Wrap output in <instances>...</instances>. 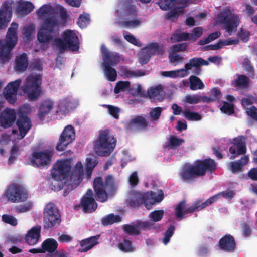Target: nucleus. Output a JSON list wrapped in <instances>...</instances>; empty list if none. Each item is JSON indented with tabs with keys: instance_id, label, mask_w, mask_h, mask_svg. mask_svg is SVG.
<instances>
[{
	"instance_id": "obj_1",
	"label": "nucleus",
	"mask_w": 257,
	"mask_h": 257,
	"mask_svg": "<svg viewBox=\"0 0 257 257\" xmlns=\"http://www.w3.org/2000/svg\"><path fill=\"white\" fill-rule=\"evenodd\" d=\"M70 162L66 160H58L53 166L51 174L53 179L61 181L62 187L66 186L68 190L77 187L82 180L84 169L81 162L78 161L74 166L71 175Z\"/></svg>"
},
{
	"instance_id": "obj_2",
	"label": "nucleus",
	"mask_w": 257,
	"mask_h": 257,
	"mask_svg": "<svg viewBox=\"0 0 257 257\" xmlns=\"http://www.w3.org/2000/svg\"><path fill=\"white\" fill-rule=\"evenodd\" d=\"M96 199L100 202H105L109 197L113 196L117 190V186L113 176L108 175L104 180L100 177H96L93 181Z\"/></svg>"
},
{
	"instance_id": "obj_3",
	"label": "nucleus",
	"mask_w": 257,
	"mask_h": 257,
	"mask_svg": "<svg viewBox=\"0 0 257 257\" xmlns=\"http://www.w3.org/2000/svg\"><path fill=\"white\" fill-rule=\"evenodd\" d=\"M59 30V21L54 14L47 16L43 19L38 34L37 39L41 43H49L53 40Z\"/></svg>"
},
{
	"instance_id": "obj_4",
	"label": "nucleus",
	"mask_w": 257,
	"mask_h": 257,
	"mask_svg": "<svg viewBox=\"0 0 257 257\" xmlns=\"http://www.w3.org/2000/svg\"><path fill=\"white\" fill-rule=\"evenodd\" d=\"M116 144V139L110 135L108 130H102L94 142V149L99 156L107 157L113 151Z\"/></svg>"
},
{
	"instance_id": "obj_5",
	"label": "nucleus",
	"mask_w": 257,
	"mask_h": 257,
	"mask_svg": "<svg viewBox=\"0 0 257 257\" xmlns=\"http://www.w3.org/2000/svg\"><path fill=\"white\" fill-rule=\"evenodd\" d=\"M18 27V24L17 23L12 22L8 29L6 42L0 40V58L3 62L10 60L11 52L17 43Z\"/></svg>"
},
{
	"instance_id": "obj_6",
	"label": "nucleus",
	"mask_w": 257,
	"mask_h": 257,
	"mask_svg": "<svg viewBox=\"0 0 257 257\" xmlns=\"http://www.w3.org/2000/svg\"><path fill=\"white\" fill-rule=\"evenodd\" d=\"M41 75H29L21 86V90L29 101H35L41 94Z\"/></svg>"
},
{
	"instance_id": "obj_7",
	"label": "nucleus",
	"mask_w": 257,
	"mask_h": 257,
	"mask_svg": "<svg viewBox=\"0 0 257 257\" xmlns=\"http://www.w3.org/2000/svg\"><path fill=\"white\" fill-rule=\"evenodd\" d=\"M63 39L56 38L55 44L60 53H63L68 49L75 52L79 49V40L73 31L66 30L62 34Z\"/></svg>"
},
{
	"instance_id": "obj_8",
	"label": "nucleus",
	"mask_w": 257,
	"mask_h": 257,
	"mask_svg": "<svg viewBox=\"0 0 257 257\" xmlns=\"http://www.w3.org/2000/svg\"><path fill=\"white\" fill-rule=\"evenodd\" d=\"M101 52L104 61L103 66L104 72L107 79L110 81H114L116 79L117 72L111 65L117 64L119 61V56L108 51L104 45L101 46Z\"/></svg>"
},
{
	"instance_id": "obj_9",
	"label": "nucleus",
	"mask_w": 257,
	"mask_h": 257,
	"mask_svg": "<svg viewBox=\"0 0 257 257\" xmlns=\"http://www.w3.org/2000/svg\"><path fill=\"white\" fill-rule=\"evenodd\" d=\"M209 63L201 57H194L189 60V62L185 64L184 68L176 70L162 71L161 74L163 76L170 78H183L188 75V71L192 68L201 67L202 65L207 66Z\"/></svg>"
},
{
	"instance_id": "obj_10",
	"label": "nucleus",
	"mask_w": 257,
	"mask_h": 257,
	"mask_svg": "<svg viewBox=\"0 0 257 257\" xmlns=\"http://www.w3.org/2000/svg\"><path fill=\"white\" fill-rule=\"evenodd\" d=\"M43 215V226L46 229L58 226L61 222L60 212L53 203L50 202L45 205Z\"/></svg>"
},
{
	"instance_id": "obj_11",
	"label": "nucleus",
	"mask_w": 257,
	"mask_h": 257,
	"mask_svg": "<svg viewBox=\"0 0 257 257\" xmlns=\"http://www.w3.org/2000/svg\"><path fill=\"white\" fill-rule=\"evenodd\" d=\"M217 19L221 24H224L226 31L229 35L236 31L237 27L240 23L239 16L232 13L230 9L225 8L218 15Z\"/></svg>"
},
{
	"instance_id": "obj_12",
	"label": "nucleus",
	"mask_w": 257,
	"mask_h": 257,
	"mask_svg": "<svg viewBox=\"0 0 257 257\" xmlns=\"http://www.w3.org/2000/svg\"><path fill=\"white\" fill-rule=\"evenodd\" d=\"M5 195L12 203L23 202L28 198V192L22 184L13 183L5 192Z\"/></svg>"
},
{
	"instance_id": "obj_13",
	"label": "nucleus",
	"mask_w": 257,
	"mask_h": 257,
	"mask_svg": "<svg viewBox=\"0 0 257 257\" xmlns=\"http://www.w3.org/2000/svg\"><path fill=\"white\" fill-rule=\"evenodd\" d=\"M54 155L53 150L46 149L43 151L33 152L30 159L32 165L34 167H48L52 162Z\"/></svg>"
},
{
	"instance_id": "obj_14",
	"label": "nucleus",
	"mask_w": 257,
	"mask_h": 257,
	"mask_svg": "<svg viewBox=\"0 0 257 257\" xmlns=\"http://www.w3.org/2000/svg\"><path fill=\"white\" fill-rule=\"evenodd\" d=\"M137 11L134 5L126 4L124 8L122 17L124 20L120 23L127 28H134L140 25L141 20L136 19Z\"/></svg>"
},
{
	"instance_id": "obj_15",
	"label": "nucleus",
	"mask_w": 257,
	"mask_h": 257,
	"mask_svg": "<svg viewBox=\"0 0 257 257\" xmlns=\"http://www.w3.org/2000/svg\"><path fill=\"white\" fill-rule=\"evenodd\" d=\"M75 132L74 127L71 125H67L61 134L59 142L56 146V149L62 151L74 140Z\"/></svg>"
},
{
	"instance_id": "obj_16",
	"label": "nucleus",
	"mask_w": 257,
	"mask_h": 257,
	"mask_svg": "<svg viewBox=\"0 0 257 257\" xmlns=\"http://www.w3.org/2000/svg\"><path fill=\"white\" fill-rule=\"evenodd\" d=\"M13 0H5L0 8V29L6 28L12 16Z\"/></svg>"
},
{
	"instance_id": "obj_17",
	"label": "nucleus",
	"mask_w": 257,
	"mask_h": 257,
	"mask_svg": "<svg viewBox=\"0 0 257 257\" xmlns=\"http://www.w3.org/2000/svg\"><path fill=\"white\" fill-rule=\"evenodd\" d=\"M246 138L243 136H239L233 140L232 145L229 151L232 154L230 159L234 160L239 155H243L246 152Z\"/></svg>"
},
{
	"instance_id": "obj_18",
	"label": "nucleus",
	"mask_w": 257,
	"mask_h": 257,
	"mask_svg": "<svg viewBox=\"0 0 257 257\" xmlns=\"http://www.w3.org/2000/svg\"><path fill=\"white\" fill-rule=\"evenodd\" d=\"M180 177L183 182L190 183L201 176L196 165L194 163L193 165H185L182 169Z\"/></svg>"
},
{
	"instance_id": "obj_19",
	"label": "nucleus",
	"mask_w": 257,
	"mask_h": 257,
	"mask_svg": "<svg viewBox=\"0 0 257 257\" xmlns=\"http://www.w3.org/2000/svg\"><path fill=\"white\" fill-rule=\"evenodd\" d=\"M21 80L18 79L9 83L4 90V95L6 99L10 103L14 104L17 100L18 89L21 83Z\"/></svg>"
},
{
	"instance_id": "obj_20",
	"label": "nucleus",
	"mask_w": 257,
	"mask_h": 257,
	"mask_svg": "<svg viewBox=\"0 0 257 257\" xmlns=\"http://www.w3.org/2000/svg\"><path fill=\"white\" fill-rule=\"evenodd\" d=\"M16 124L19 128L20 139H23L25 136L32 127L31 119L22 111L19 112Z\"/></svg>"
},
{
	"instance_id": "obj_21",
	"label": "nucleus",
	"mask_w": 257,
	"mask_h": 257,
	"mask_svg": "<svg viewBox=\"0 0 257 257\" xmlns=\"http://www.w3.org/2000/svg\"><path fill=\"white\" fill-rule=\"evenodd\" d=\"M81 205L83 211L85 213H91L96 209L97 204L94 198L93 192L92 189H88L85 195L82 197L81 200Z\"/></svg>"
},
{
	"instance_id": "obj_22",
	"label": "nucleus",
	"mask_w": 257,
	"mask_h": 257,
	"mask_svg": "<svg viewBox=\"0 0 257 257\" xmlns=\"http://www.w3.org/2000/svg\"><path fill=\"white\" fill-rule=\"evenodd\" d=\"M195 164L199 170L200 176H203L207 172L212 173L217 168V163L214 159L207 158L203 160H198Z\"/></svg>"
},
{
	"instance_id": "obj_23",
	"label": "nucleus",
	"mask_w": 257,
	"mask_h": 257,
	"mask_svg": "<svg viewBox=\"0 0 257 257\" xmlns=\"http://www.w3.org/2000/svg\"><path fill=\"white\" fill-rule=\"evenodd\" d=\"M218 246L220 250L232 253L234 252L236 249V242L232 235L227 234L219 239Z\"/></svg>"
},
{
	"instance_id": "obj_24",
	"label": "nucleus",
	"mask_w": 257,
	"mask_h": 257,
	"mask_svg": "<svg viewBox=\"0 0 257 257\" xmlns=\"http://www.w3.org/2000/svg\"><path fill=\"white\" fill-rule=\"evenodd\" d=\"M16 120V113L14 109L6 108L0 115V125L4 128L11 127Z\"/></svg>"
},
{
	"instance_id": "obj_25",
	"label": "nucleus",
	"mask_w": 257,
	"mask_h": 257,
	"mask_svg": "<svg viewBox=\"0 0 257 257\" xmlns=\"http://www.w3.org/2000/svg\"><path fill=\"white\" fill-rule=\"evenodd\" d=\"M41 226L37 225L32 227L27 233L25 239L29 245H34L39 241L41 237Z\"/></svg>"
},
{
	"instance_id": "obj_26",
	"label": "nucleus",
	"mask_w": 257,
	"mask_h": 257,
	"mask_svg": "<svg viewBox=\"0 0 257 257\" xmlns=\"http://www.w3.org/2000/svg\"><path fill=\"white\" fill-rule=\"evenodd\" d=\"M148 125L149 122L144 117L137 115L128 122L127 126L130 129L147 130Z\"/></svg>"
},
{
	"instance_id": "obj_27",
	"label": "nucleus",
	"mask_w": 257,
	"mask_h": 257,
	"mask_svg": "<svg viewBox=\"0 0 257 257\" xmlns=\"http://www.w3.org/2000/svg\"><path fill=\"white\" fill-rule=\"evenodd\" d=\"M53 106V101L49 99L44 100L42 102L38 111V117L41 121L44 120L46 115L51 112Z\"/></svg>"
},
{
	"instance_id": "obj_28",
	"label": "nucleus",
	"mask_w": 257,
	"mask_h": 257,
	"mask_svg": "<svg viewBox=\"0 0 257 257\" xmlns=\"http://www.w3.org/2000/svg\"><path fill=\"white\" fill-rule=\"evenodd\" d=\"M99 237V235L94 236L82 240L80 242L81 248L78 249V251L81 252H85L91 249L98 243L97 240Z\"/></svg>"
},
{
	"instance_id": "obj_29",
	"label": "nucleus",
	"mask_w": 257,
	"mask_h": 257,
	"mask_svg": "<svg viewBox=\"0 0 257 257\" xmlns=\"http://www.w3.org/2000/svg\"><path fill=\"white\" fill-rule=\"evenodd\" d=\"M34 9L32 3L29 1L19 2L16 11L20 16H25L30 13Z\"/></svg>"
},
{
	"instance_id": "obj_30",
	"label": "nucleus",
	"mask_w": 257,
	"mask_h": 257,
	"mask_svg": "<svg viewBox=\"0 0 257 257\" xmlns=\"http://www.w3.org/2000/svg\"><path fill=\"white\" fill-rule=\"evenodd\" d=\"M249 161V157L245 155L241 158L240 159L229 163V166L232 172L234 174L243 171V167L246 165Z\"/></svg>"
},
{
	"instance_id": "obj_31",
	"label": "nucleus",
	"mask_w": 257,
	"mask_h": 257,
	"mask_svg": "<svg viewBox=\"0 0 257 257\" xmlns=\"http://www.w3.org/2000/svg\"><path fill=\"white\" fill-rule=\"evenodd\" d=\"M28 66V60L27 55L23 53L16 57L15 59V69L19 72L25 71Z\"/></svg>"
},
{
	"instance_id": "obj_32",
	"label": "nucleus",
	"mask_w": 257,
	"mask_h": 257,
	"mask_svg": "<svg viewBox=\"0 0 257 257\" xmlns=\"http://www.w3.org/2000/svg\"><path fill=\"white\" fill-rule=\"evenodd\" d=\"M44 253L46 252L50 254L56 251L58 243L53 238H48L45 240L41 244Z\"/></svg>"
},
{
	"instance_id": "obj_33",
	"label": "nucleus",
	"mask_w": 257,
	"mask_h": 257,
	"mask_svg": "<svg viewBox=\"0 0 257 257\" xmlns=\"http://www.w3.org/2000/svg\"><path fill=\"white\" fill-rule=\"evenodd\" d=\"M146 201L151 202V204H154L161 202L164 197L163 192L162 190L157 194L153 191L147 192L144 193Z\"/></svg>"
},
{
	"instance_id": "obj_34",
	"label": "nucleus",
	"mask_w": 257,
	"mask_h": 257,
	"mask_svg": "<svg viewBox=\"0 0 257 257\" xmlns=\"http://www.w3.org/2000/svg\"><path fill=\"white\" fill-rule=\"evenodd\" d=\"M189 88L191 90H202L204 88V84L197 76L191 75L189 78Z\"/></svg>"
},
{
	"instance_id": "obj_35",
	"label": "nucleus",
	"mask_w": 257,
	"mask_h": 257,
	"mask_svg": "<svg viewBox=\"0 0 257 257\" xmlns=\"http://www.w3.org/2000/svg\"><path fill=\"white\" fill-rule=\"evenodd\" d=\"M146 201L144 194L135 192L134 193L133 197L129 200L128 204L131 207L135 208L139 206Z\"/></svg>"
},
{
	"instance_id": "obj_36",
	"label": "nucleus",
	"mask_w": 257,
	"mask_h": 257,
	"mask_svg": "<svg viewBox=\"0 0 257 257\" xmlns=\"http://www.w3.org/2000/svg\"><path fill=\"white\" fill-rule=\"evenodd\" d=\"M145 47L152 56L156 55H162L165 52L163 46L159 44L158 43H151Z\"/></svg>"
},
{
	"instance_id": "obj_37",
	"label": "nucleus",
	"mask_w": 257,
	"mask_h": 257,
	"mask_svg": "<svg viewBox=\"0 0 257 257\" xmlns=\"http://www.w3.org/2000/svg\"><path fill=\"white\" fill-rule=\"evenodd\" d=\"M234 83L235 87L245 89L249 87V79L244 75H239L237 78L235 80Z\"/></svg>"
},
{
	"instance_id": "obj_38",
	"label": "nucleus",
	"mask_w": 257,
	"mask_h": 257,
	"mask_svg": "<svg viewBox=\"0 0 257 257\" xmlns=\"http://www.w3.org/2000/svg\"><path fill=\"white\" fill-rule=\"evenodd\" d=\"M121 220V218L119 215L111 213L103 218L102 223L104 226H107L114 223L119 222Z\"/></svg>"
},
{
	"instance_id": "obj_39",
	"label": "nucleus",
	"mask_w": 257,
	"mask_h": 257,
	"mask_svg": "<svg viewBox=\"0 0 257 257\" xmlns=\"http://www.w3.org/2000/svg\"><path fill=\"white\" fill-rule=\"evenodd\" d=\"M189 38L190 35L187 32H174L170 38V40L172 43H175L182 41H187L189 40Z\"/></svg>"
},
{
	"instance_id": "obj_40",
	"label": "nucleus",
	"mask_w": 257,
	"mask_h": 257,
	"mask_svg": "<svg viewBox=\"0 0 257 257\" xmlns=\"http://www.w3.org/2000/svg\"><path fill=\"white\" fill-rule=\"evenodd\" d=\"M118 247L123 252H131L135 250L132 245V241L126 239H123L121 242L118 244Z\"/></svg>"
},
{
	"instance_id": "obj_41",
	"label": "nucleus",
	"mask_w": 257,
	"mask_h": 257,
	"mask_svg": "<svg viewBox=\"0 0 257 257\" xmlns=\"http://www.w3.org/2000/svg\"><path fill=\"white\" fill-rule=\"evenodd\" d=\"M35 30L34 24H30L25 26L23 29L22 34L24 38L26 40H29L32 39V35Z\"/></svg>"
},
{
	"instance_id": "obj_42",
	"label": "nucleus",
	"mask_w": 257,
	"mask_h": 257,
	"mask_svg": "<svg viewBox=\"0 0 257 257\" xmlns=\"http://www.w3.org/2000/svg\"><path fill=\"white\" fill-rule=\"evenodd\" d=\"M221 33L219 31H216L210 34L207 37L199 41L198 44L199 45H204L207 44L218 38L220 37Z\"/></svg>"
},
{
	"instance_id": "obj_43",
	"label": "nucleus",
	"mask_w": 257,
	"mask_h": 257,
	"mask_svg": "<svg viewBox=\"0 0 257 257\" xmlns=\"http://www.w3.org/2000/svg\"><path fill=\"white\" fill-rule=\"evenodd\" d=\"M164 214V210H157L150 212L149 214L148 217L150 221L154 223V222L160 221L163 218Z\"/></svg>"
},
{
	"instance_id": "obj_44",
	"label": "nucleus",
	"mask_w": 257,
	"mask_h": 257,
	"mask_svg": "<svg viewBox=\"0 0 257 257\" xmlns=\"http://www.w3.org/2000/svg\"><path fill=\"white\" fill-rule=\"evenodd\" d=\"M151 55L146 47L143 48L139 56V61L141 65L147 64L150 60Z\"/></svg>"
},
{
	"instance_id": "obj_45",
	"label": "nucleus",
	"mask_w": 257,
	"mask_h": 257,
	"mask_svg": "<svg viewBox=\"0 0 257 257\" xmlns=\"http://www.w3.org/2000/svg\"><path fill=\"white\" fill-rule=\"evenodd\" d=\"M162 112V108L160 107H157L151 109L149 115L151 121H155L158 120Z\"/></svg>"
},
{
	"instance_id": "obj_46",
	"label": "nucleus",
	"mask_w": 257,
	"mask_h": 257,
	"mask_svg": "<svg viewBox=\"0 0 257 257\" xmlns=\"http://www.w3.org/2000/svg\"><path fill=\"white\" fill-rule=\"evenodd\" d=\"M186 207V201L183 200L180 202L176 206L175 210L176 217L180 219H183L184 217V210Z\"/></svg>"
},
{
	"instance_id": "obj_47",
	"label": "nucleus",
	"mask_w": 257,
	"mask_h": 257,
	"mask_svg": "<svg viewBox=\"0 0 257 257\" xmlns=\"http://www.w3.org/2000/svg\"><path fill=\"white\" fill-rule=\"evenodd\" d=\"M70 101L67 99H64L61 100L58 104V110L63 114H66L69 111L71 106Z\"/></svg>"
},
{
	"instance_id": "obj_48",
	"label": "nucleus",
	"mask_w": 257,
	"mask_h": 257,
	"mask_svg": "<svg viewBox=\"0 0 257 257\" xmlns=\"http://www.w3.org/2000/svg\"><path fill=\"white\" fill-rule=\"evenodd\" d=\"M203 32V28L201 27H195L193 29L192 32L189 33V40L193 42L196 41L202 35Z\"/></svg>"
},
{
	"instance_id": "obj_49",
	"label": "nucleus",
	"mask_w": 257,
	"mask_h": 257,
	"mask_svg": "<svg viewBox=\"0 0 257 257\" xmlns=\"http://www.w3.org/2000/svg\"><path fill=\"white\" fill-rule=\"evenodd\" d=\"M161 85H158L155 87L151 88L148 91V94L151 99L154 100L157 97L160 96L161 92L163 91Z\"/></svg>"
},
{
	"instance_id": "obj_50",
	"label": "nucleus",
	"mask_w": 257,
	"mask_h": 257,
	"mask_svg": "<svg viewBox=\"0 0 257 257\" xmlns=\"http://www.w3.org/2000/svg\"><path fill=\"white\" fill-rule=\"evenodd\" d=\"M184 142V140L182 138H178L174 136H171L169 139V145L164 146V148H166L169 146L171 148H174L180 146Z\"/></svg>"
},
{
	"instance_id": "obj_51",
	"label": "nucleus",
	"mask_w": 257,
	"mask_h": 257,
	"mask_svg": "<svg viewBox=\"0 0 257 257\" xmlns=\"http://www.w3.org/2000/svg\"><path fill=\"white\" fill-rule=\"evenodd\" d=\"M154 225V223L151 221H142L138 220L137 221L135 226L140 230H149Z\"/></svg>"
},
{
	"instance_id": "obj_52",
	"label": "nucleus",
	"mask_w": 257,
	"mask_h": 257,
	"mask_svg": "<svg viewBox=\"0 0 257 257\" xmlns=\"http://www.w3.org/2000/svg\"><path fill=\"white\" fill-rule=\"evenodd\" d=\"M175 230V227L173 225H170L167 228L164 233V237L163 239V243L164 245H166L169 242L171 237L174 233Z\"/></svg>"
},
{
	"instance_id": "obj_53",
	"label": "nucleus",
	"mask_w": 257,
	"mask_h": 257,
	"mask_svg": "<svg viewBox=\"0 0 257 257\" xmlns=\"http://www.w3.org/2000/svg\"><path fill=\"white\" fill-rule=\"evenodd\" d=\"M184 116L189 120L198 121L201 119V116L198 113L191 112L189 110L183 111Z\"/></svg>"
},
{
	"instance_id": "obj_54",
	"label": "nucleus",
	"mask_w": 257,
	"mask_h": 257,
	"mask_svg": "<svg viewBox=\"0 0 257 257\" xmlns=\"http://www.w3.org/2000/svg\"><path fill=\"white\" fill-rule=\"evenodd\" d=\"M203 208L201 205V202L200 201H197L190 207H189L184 210V214L187 213H191L196 211H199L203 209Z\"/></svg>"
},
{
	"instance_id": "obj_55",
	"label": "nucleus",
	"mask_w": 257,
	"mask_h": 257,
	"mask_svg": "<svg viewBox=\"0 0 257 257\" xmlns=\"http://www.w3.org/2000/svg\"><path fill=\"white\" fill-rule=\"evenodd\" d=\"M209 96L212 102L219 101L222 97V93L220 89L217 87H214L210 91Z\"/></svg>"
},
{
	"instance_id": "obj_56",
	"label": "nucleus",
	"mask_w": 257,
	"mask_h": 257,
	"mask_svg": "<svg viewBox=\"0 0 257 257\" xmlns=\"http://www.w3.org/2000/svg\"><path fill=\"white\" fill-rule=\"evenodd\" d=\"M188 0H173V8L176 9L179 11L184 13V9L187 6Z\"/></svg>"
},
{
	"instance_id": "obj_57",
	"label": "nucleus",
	"mask_w": 257,
	"mask_h": 257,
	"mask_svg": "<svg viewBox=\"0 0 257 257\" xmlns=\"http://www.w3.org/2000/svg\"><path fill=\"white\" fill-rule=\"evenodd\" d=\"M90 21L88 15L81 14L77 21V24L81 28H84L89 24Z\"/></svg>"
},
{
	"instance_id": "obj_58",
	"label": "nucleus",
	"mask_w": 257,
	"mask_h": 257,
	"mask_svg": "<svg viewBox=\"0 0 257 257\" xmlns=\"http://www.w3.org/2000/svg\"><path fill=\"white\" fill-rule=\"evenodd\" d=\"M170 11L166 15V19L174 21V19L176 20L179 15L183 14V12L179 11L174 8H171Z\"/></svg>"
},
{
	"instance_id": "obj_59",
	"label": "nucleus",
	"mask_w": 257,
	"mask_h": 257,
	"mask_svg": "<svg viewBox=\"0 0 257 257\" xmlns=\"http://www.w3.org/2000/svg\"><path fill=\"white\" fill-rule=\"evenodd\" d=\"M124 74L127 77H141L145 75V72L142 70H137L136 71H131L128 69H125L123 71Z\"/></svg>"
},
{
	"instance_id": "obj_60",
	"label": "nucleus",
	"mask_w": 257,
	"mask_h": 257,
	"mask_svg": "<svg viewBox=\"0 0 257 257\" xmlns=\"http://www.w3.org/2000/svg\"><path fill=\"white\" fill-rule=\"evenodd\" d=\"M220 110L224 113L231 115L234 113V105L227 102H223V105L220 107Z\"/></svg>"
},
{
	"instance_id": "obj_61",
	"label": "nucleus",
	"mask_w": 257,
	"mask_h": 257,
	"mask_svg": "<svg viewBox=\"0 0 257 257\" xmlns=\"http://www.w3.org/2000/svg\"><path fill=\"white\" fill-rule=\"evenodd\" d=\"M51 9V7L50 6L47 5H43L39 9L37 12L38 15L41 18H44L46 17V15L48 16L49 15L52 14L50 13V12Z\"/></svg>"
},
{
	"instance_id": "obj_62",
	"label": "nucleus",
	"mask_w": 257,
	"mask_h": 257,
	"mask_svg": "<svg viewBox=\"0 0 257 257\" xmlns=\"http://www.w3.org/2000/svg\"><path fill=\"white\" fill-rule=\"evenodd\" d=\"M105 107L107 109L109 113L112 116L117 119L119 118V113L120 112V109L119 108L111 105H105Z\"/></svg>"
},
{
	"instance_id": "obj_63",
	"label": "nucleus",
	"mask_w": 257,
	"mask_h": 257,
	"mask_svg": "<svg viewBox=\"0 0 257 257\" xmlns=\"http://www.w3.org/2000/svg\"><path fill=\"white\" fill-rule=\"evenodd\" d=\"M237 36L241 41L246 43L249 39L250 32L247 30L241 28L237 33Z\"/></svg>"
},
{
	"instance_id": "obj_64",
	"label": "nucleus",
	"mask_w": 257,
	"mask_h": 257,
	"mask_svg": "<svg viewBox=\"0 0 257 257\" xmlns=\"http://www.w3.org/2000/svg\"><path fill=\"white\" fill-rule=\"evenodd\" d=\"M137 229L135 226H133L130 224L124 225L122 227L123 231L130 235H139L140 231Z\"/></svg>"
}]
</instances>
